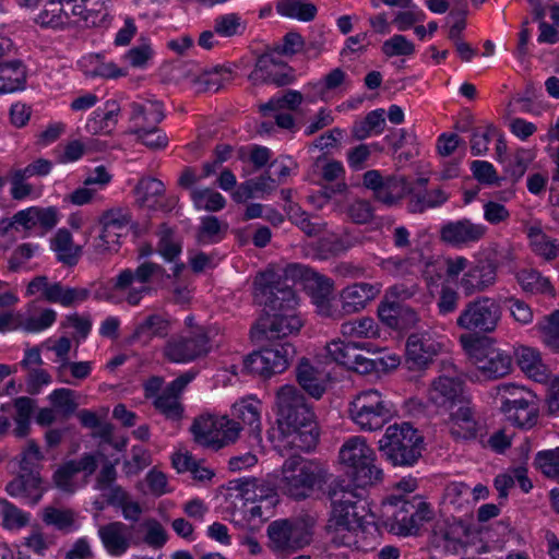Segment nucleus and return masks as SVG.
Returning <instances> with one entry per match:
<instances>
[{
	"label": "nucleus",
	"mask_w": 559,
	"mask_h": 559,
	"mask_svg": "<svg viewBox=\"0 0 559 559\" xmlns=\"http://www.w3.org/2000/svg\"><path fill=\"white\" fill-rule=\"evenodd\" d=\"M254 295L267 310L255 326V333L261 338L275 341L299 333L304 321L296 310L297 296L281 275L274 272L261 273L254 281Z\"/></svg>",
	"instance_id": "obj_1"
},
{
	"label": "nucleus",
	"mask_w": 559,
	"mask_h": 559,
	"mask_svg": "<svg viewBox=\"0 0 559 559\" xmlns=\"http://www.w3.org/2000/svg\"><path fill=\"white\" fill-rule=\"evenodd\" d=\"M278 437L274 447L284 455L289 451L309 452L319 441L316 415L295 385H283L276 392Z\"/></svg>",
	"instance_id": "obj_2"
},
{
	"label": "nucleus",
	"mask_w": 559,
	"mask_h": 559,
	"mask_svg": "<svg viewBox=\"0 0 559 559\" xmlns=\"http://www.w3.org/2000/svg\"><path fill=\"white\" fill-rule=\"evenodd\" d=\"M170 275L166 270L154 262L145 261L135 270L124 269L102 287L97 295L100 299L114 305L127 302L129 306H139L145 295L151 293L147 285L153 278L163 281Z\"/></svg>",
	"instance_id": "obj_3"
},
{
	"label": "nucleus",
	"mask_w": 559,
	"mask_h": 559,
	"mask_svg": "<svg viewBox=\"0 0 559 559\" xmlns=\"http://www.w3.org/2000/svg\"><path fill=\"white\" fill-rule=\"evenodd\" d=\"M330 477L325 462L293 454L281 467L278 487L284 495L300 501L321 490Z\"/></svg>",
	"instance_id": "obj_4"
},
{
	"label": "nucleus",
	"mask_w": 559,
	"mask_h": 559,
	"mask_svg": "<svg viewBox=\"0 0 559 559\" xmlns=\"http://www.w3.org/2000/svg\"><path fill=\"white\" fill-rule=\"evenodd\" d=\"M459 342L478 372L487 380H497L511 373V354L488 337L462 334Z\"/></svg>",
	"instance_id": "obj_5"
},
{
	"label": "nucleus",
	"mask_w": 559,
	"mask_h": 559,
	"mask_svg": "<svg viewBox=\"0 0 559 559\" xmlns=\"http://www.w3.org/2000/svg\"><path fill=\"white\" fill-rule=\"evenodd\" d=\"M396 414L394 404L379 390L365 389L353 395L348 416L361 431H378Z\"/></svg>",
	"instance_id": "obj_6"
},
{
	"label": "nucleus",
	"mask_w": 559,
	"mask_h": 559,
	"mask_svg": "<svg viewBox=\"0 0 559 559\" xmlns=\"http://www.w3.org/2000/svg\"><path fill=\"white\" fill-rule=\"evenodd\" d=\"M379 451L395 466H412L421 456L423 437L408 423L390 425L379 440Z\"/></svg>",
	"instance_id": "obj_7"
},
{
	"label": "nucleus",
	"mask_w": 559,
	"mask_h": 559,
	"mask_svg": "<svg viewBox=\"0 0 559 559\" xmlns=\"http://www.w3.org/2000/svg\"><path fill=\"white\" fill-rule=\"evenodd\" d=\"M340 461L348 468L358 487L374 485L382 480L383 472L376 464V453L365 437L354 436L340 449Z\"/></svg>",
	"instance_id": "obj_8"
},
{
	"label": "nucleus",
	"mask_w": 559,
	"mask_h": 559,
	"mask_svg": "<svg viewBox=\"0 0 559 559\" xmlns=\"http://www.w3.org/2000/svg\"><path fill=\"white\" fill-rule=\"evenodd\" d=\"M316 524L310 514L274 521L266 530L269 547L276 552H295L311 543Z\"/></svg>",
	"instance_id": "obj_9"
},
{
	"label": "nucleus",
	"mask_w": 559,
	"mask_h": 559,
	"mask_svg": "<svg viewBox=\"0 0 559 559\" xmlns=\"http://www.w3.org/2000/svg\"><path fill=\"white\" fill-rule=\"evenodd\" d=\"M496 399L508 420L521 428H532L538 418L537 397L525 386L512 382L496 386Z\"/></svg>",
	"instance_id": "obj_10"
},
{
	"label": "nucleus",
	"mask_w": 559,
	"mask_h": 559,
	"mask_svg": "<svg viewBox=\"0 0 559 559\" xmlns=\"http://www.w3.org/2000/svg\"><path fill=\"white\" fill-rule=\"evenodd\" d=\"M501 317V307L493 298L479 296L465 304L456 318L455 325L466 331V334H489L497 330Z\"/></svg>",
	"instance_id": "obj_11"
},
{
	"label": "nucleus",
	"mask_w": 559,
	"mask_h": 559,
	"mask_svg": "<svg viewBox=\"0 0 559 559\" xmlns=\"http://www.w3.org/2000/svg\"><path fill=\"white\" fill-rule=\"evenodd\" d=\"M427 397L432 405L443 411L453 409L467 401L464 396V380L451 359L439 362V376L431 381Z\"/></svg>",
	"instance_id": "obj_12"
},
{
	"label": "nucleus",
	"mask_w": 559,
	"mask_h": 559,
	"mask_svg": "<svg viewBox=\"0 0 559 559\" xmlns=\"http://www.w3.org/2000/svg\"><path fill=\"white\" fill-rule=\"evenodd\" d=\"M190 430L199 444L218 450L237 440L241 426L228 416L201 415Z\"/></svg>",
	"instance_id": "obj_13"
},
{
	"label": "nucleus",
	"mask_w": 559,
	"mask_h": 559,
	"mask_svg": "<svg viewBox=\"0 0 559 559\" xmlns=\"http://www.w3.org/2000/svg\"><path fill=\"white\" fill-rule=\"evenodd\" d=\"M284 276L285 280L283 282L286 283L289 277H300L306 281V287L321 316L333 319H337L340 317V313L331 304L334 282L330 277L299 264L288 265L284 271Z\"/></svg>",
	"instance_id": "obj_14"
},
{
	"label": "nucleus",
	"mask_w": 559,
	"mask_h": 559,
	"mask_svg": "<svg viewBox=\"0 0 559 559\" xmlns=\"http://www.w3.org/2000/svg\"><path fill=\"white\" fill-rule=\"evenodd\" d=\"M211 349L207 332L204 328L197 326L186 334L170 337L163 348V355L170 362L188 364L205 357Z\"/></svg>",
	"instance_id": "obj_15"
},
{
	"label": "nucleus",
	"mask_w": 559,
	"mask_h": 559,
	"mask_svg": "<svg viewBox=\"0 0 559 559\" xmlns=\"http://www.w3.org/2000/svg\"><path fill=\"white\" fill-rule=\"evenodd\" d=\"M329 540L322 552V559H349L355 551H367L369 544L366 542L361 526L326 524Z\"/></svg>",
	"instance_id": "obj_16"
},
{
	"label": "nucleus",
	"mask_w": 559,
	"mask_h": 559,
	"mask_svg": "<svg viewBox=\"0 0 559 559\" xmlns=\"http://www.w3.org/2000/svg\"><path fill=\"white\" fill-rule=\"evenodd\" d=\"M295 354L296 349L289 342L280 343L248 355L243 367L250 373L270 378L285 371Z\"/></svg>",
	"instance_id": "obj_17"
},
{
	"label": "nucleus",
	"mask_w": 559,
	"mask_h": 559,
	"mask_svg": "<svg viewBox=\"0 0 559 559\" xmlns=\"http://www.w3.org/2000/svg\"><path fill=\"white\" fill-rule=\"evenodd\" d=\"M332 510L329 524L362 526L360 495L350 486L335 485L329 492Z\"/></svg>",
	"instance_id": "obj_18"
},
{
	"label": "nucleus",
	"mask_w": 559,
	"mask_h": 559,
	"mask_svg": "<svg viewBox=\"0 0 559 559\" xmlns=\"http://www.w3.org/2000/svg\"><path fill=\"white\" fill-rule=\"evenodd\" d=\"M132 221L128 207L117 206L109 209L99 216L100 233L94 239L93 246L97 253L117 251L120 238Z\"/></svg>",
	"instance_id": "obj_19"
},
{
	"label": "nucleus",
	"mask_w": 559,
	"mask_h": 559,
	"mask_svg": "<svg viewBox=\"0 0 559 559\" xmlns=\"http://www.w3.org/2000/svg\"><path fill=\"white\" fill-rule=\"evenodd\" d=\"M443 349L441 337L430 330L414 332L406 341V364L412 370L426 369Z\"/></svg>",
	"instance_id": "obj_20"
},
{
	"label": "nucleus",
	"mask_w": 559,
	"mask_h": 559,
	"mask_svg": "<svg viewBox=\"0 0 559 559\" xmlns=\"http://www.w3.org/2000/svg\"><path fill=\"white\" fill-rule=\"evenodd\" d=\"M13 461L17 464L16 476L8 483L5 490L12 497H21L35 503V440H28L27 447Z\"/></svg>",
	"instance_id": "obj_21"
},
{
	"label": "nucleus",
	"mask_w": 559,
	"mask_h": 559,
	"mask_svg": "<svg viewBox=\"0 0 559 559\" xmlns=\"http://www.w3.org/2000/svg\"><path fill=\"white\" fill-rule=\"evenodd\" d=\"M497 278L498 262L490 257H480L471 262L459 285L465 296H472L491 288Z\"/></svg>",
	"instance_id": "obj_22"
},
{
	"label": "nucleus",
	"mask_w": 559,
	"mask_h": 559,
	"mask_svg": "<svg viewBox=\"0 0 559 559\" xmlns=\"http://www.w3.org/2000/svg\"><path fill=\"white\" fill-rule=\"evenodd\" d=\"M102 453H83L78 460H70L61 464L53 473L52 480L58 489L73 493L78 489L75 475L83 472L86 477L93 475L98 466Z\"/></svg>",
	"instance_id": "obj_23"
},
{
	"label": "nucleus",
	"mask_w": 559,
	"mask_h": 559,
	"mask_svg": "<svg viewBox=\"0 0 559 559\" xmlns=\"http://www.w3.org/2000/svg\"><path fill=\"white\" fill-rule=\"evenodd\" d=\"M432 516V511L426 502L417 504L403 501L396 510L390 524L392 533L400 536L416 535L425 522Z\"/></svg>",
	"instance_id": "obj_24"
},
{
	"label": "nucleus",
	"mask_w": 559,
	"mask_h": 559,
	"mask_svg": "<svg viewBox=\"0 0 559 559\" xmlns=\"http://www.w3.org/2000/svg\"><path fill=\"white\" fill-rule=\"evenodd\" d=\"M487 234V227L469 218L450 221L440 228V240L455 248L468 247L480 241Z\"/></svg>",
	"instance_id": "obj_25"
},
{
	"label": "nucleus",
	"mask_w": 559,
	"mask_h": 559,
	"mask_svg": "<svg viewBox=\"0 0 559 559\" xmlns=\"http://www.w3.org/2000/svg\"><path fill=\"white\" fill-rule=\"evenodd\" d=\"M456 408L450 409L448 426L455 440H473L481 432V424L476 418L475 406L469 400L462 402Z\"/></svg>",
	"instance_id": "obj_26"
},
{
	"label": "nucleus",
	"mask_w": 559,
	"mask_h": 559,
	"mask_svg": "<svg viewBox=\"0 0 559 559\" xmlns=\"http://www.w3.org/2000/svg\"><path fill=\"white\" fill-rule=\"evenodd\" d=\"M381 292L379 284L355 283L340 293L341 309H336L340 318L357 313L366 308Z\"/></svg>",
	"instance_id": "obj_27"
},
{
	"label": "nucleus",
	"mask_w": 559,
	"mask_h": 559,
	"mask_svg": "<svg viewBox=\"0 0 559 559\" xmlns=\"http://www.w3.org/2000/svg\"><path fill=\"white\" fill-rule=\"evenodd\" d=\"M97 535L108 555L120 557L130 548L133 539L132 526L112 521L98 526Z\"/></svg>",
	"instance_id": "obj_28"
},
{
	"label": "nucleus",
	"mask_w": 559,
	"mask_h": 559,
	"mask_svg": "<svg viewBox=\"0 0 559 559\" xmlns=\"http://www.w3.org/2000/svg\"><path fill=\"white\" fill-rule=\"evenodd\" d=\"M164 119L163 104L158 100L143 99L130 104L129 120L133 124L132 132H142L147 140L146 129L157 128Z\"/></svg>",
	"instance_id": "obj_29"
},
{
	"label": "nucleus",
	"mask_w": 559,
	"mask_h": 559,
	"mask_svg": "<svg viewBox=\"0 0 559 559\" xmlns=\"http://www.w3.org/2000/svg\"><path fill=\"white\" fill-rule=\"evenodd\" d=\"M261 406V402L253 396L243 397L231 406V419L248 427L250 437L258 447L262 443Z\"/></svg>",
	"instance_id": "obj_30"
},
{
	"label": "nucleus",
	"mask_w": 559,
	"mask_h": 559,
	"mask_svg": "<svg viewBox=\"0 0 559 559\" xmlns=\"http://www.w3.org/2000/svg\"><path fill=\"white\" fill-rule=\"evenodd\" d=\"M468 535L467 526L453 516V520H443L436 523L433 528V544L450 552L457 551Z\"/></svg>",
	"instance_id": "obj_31"
},
{
	"label": "nucleus",
	"mask_w": 559,
	"mask_h": 559,
	"mask_svg": "<svg viewBox=\"0 0 559 559\" xmlns=\"http://www.w3.org/2000/svg\"><path fill=\"white\" fill-rule=\"evenodd\" d=\"M233 484V489L247 502L266 503V508H272L277 502L275 489L264 479L243 478L236 479Z\"/></svg>",
	"instance_id": "obj_32"
},
{
	"label": "nucleus",
	"mask_w": 559,
	"mask_h": 559,
	"mask_svg": "<svg viewBox=\"0 0 559 559\" xmlns=\"http://www.w3.org/2000/svg\"><path fill=\"white\" fill-rule=\"evenodd\" d=\"M284 70L285 66L282 62L276 61L271 55H262L258 58L249 79L253 84L269 83L283 86L290 82V76Z\"/></svg>",
	"instance_id": "obj_33"
},
{
	"label": "nucleus",
	"mask_w": 559,
	"mask_h": 559,
	"mask_svg": "<svg viewBox=\"0 0 559 559\" xmlns=\"http://www.w3.org/2000/svg\"><path fill=\"white\" fill-rule=\"evenodd\" d=\"M178 70L179 78L189 82L197 93L217 92L223 86L218 70L204 71L194 63H186Z\"/></svg>",
	"instance_id": "obj_34"
},
{
	"label": "nucleus",
	"mask_w": 559,
	"mask_h": 559,
	"mask_svg": "<svg viewBox=\"0 0 559 559\" xmlns=\"http://www.w3.org/2000/svg\"><path fill=\"white\" fill-rule=\"evenodd\" d=\"M296 378L299 385L313 399L319 400L326 390L328 374L307 359H301L297 366Z\"/></svg>",
	"instance_id": "obj_35"
},
{
	"label": "nucleus",
	"mask_w": 559,
	"mask_h": 559,
	"mask_svg": "<svg viewBox=\"0 0 559 559\" xmlns=\"http://www.w3.org/2000/svg\"><path fill=\"white\" fill-rule=\"evenodd\" d=\"M442 507L445 512L467 514L473 509L471 488L461 481L447 485L442 496Z\"/></svg>",
	"instance_id": "obj_36"
},
{
	"label": "nucleus",
	"mask_w": 559,
	"mask_h": 559,
	"mask_svg": "<svg viewBox=\"0 0 559 559\" xmlns=\"http://www.w3.org/2000/svg\"><path fill=\"white\" fill-rule=\"evenodd\" d=\"M171 329L170 320L160 313H152L135 325L132 341L148 344L153 338L166 337Z\"/></svg>",
	"instance_id": "obj_37"
},
{
	"label": "nucleus",
	"mask_w": 559,
	"mask_h": 559,
	"mask_svg": "<svg viewBox=\"0 0 559 559\" xmlns=\"http://www.w3.org/2000/svg\"><path fill=\"white\" fill-rule=\"evenodd\" d=\"M50 249L55 252L57 261L67 266H74L82 257V246L75 245L71 233L60 228L50 238Z\"/></svg>",
	"instance_id": "obj_38"
},
{
	"label": "nucleus",
	"mask_w": 559,
	"mask_h": 559,
	"mask_svg": "<svg viewBox=\"0 0 559 559\" xmlns=\"http://www.w3.org/2000/svg\"><path fill=\"white\" fill-rule=\"evenodd\" d=\"M515 359L520 369L537 382H544L548 377V369L542 360L540 353L528 346H520L515 350Z\"/></svg>",
	"instance_id": "obj_39"
},
{
	"label": "nucleus",
	"mask_w": 559,
	"mask_h": 559,
	"mask_svg": "<svg viewBox=\"0 0 559 559\" xmlns=\"http://www.w3.org/2000/svg\"><path fill=\"white\" fill-rule=\"evenodd\" d=\"M174 468L178 473H190L191 477L201 484L210 483L215 472L197 460L190 452H177L171 457Z\"/></svg>",
	"instance_id": "obj_40"
},
{
	"label": "nucleus",
	"mask_w": 559,
	"mask_h": 559,
	"mask_svg": "<svg viewBox=\"0 0 559 559\" xmlns=\"http://www.w3.org/2000/svg\"><path fill=\"white\" fill-rule=\"evenodd\" d=\"M26 83V67L21 60L3 61L0 58V94L23 90Z\"/></svg>",
	"instance_id": "obj_41"
},
{
	"label": "nucleus",
	"mask_w": 559,
	"mask_h": 559,
	"mask_svg": "<svg viewBox=\"0 0 559 559\" xmlns=\"http://www.w3.org/2000/svg\"><path fill=\"white\" fill-rule=\"evenodd\" d=\"M449 194L441 188L432 190H418L412 187L407 209L411 213H424L429 209H436L444 204Z\"/></svg>",
	"instance_id": "obj_42"
},
{
	"label": "nucleus",
	"mask_w": 559,
	"mask_h": 559,
	"mask_svg": "<svg viewBox=\"0 0 559 559\" xmlns=\"http://www.w3.org/2000/svg\"><path fill=\"white\" fill-rule=\"evenodd\" d=\"M135 194L141 206L160 209L164 206L165 185L156 178H142L135 187Z\"/></svg>",
	"instance_id": "obj_43"
},
{
	"label": "nucleus",
	"mask_w": 559,
	"mask_h": 559,
	"mask_svg": "<svg viewBox=\"0 0 559 559\" xmlns=\"http://www.w3.org/2000/svg\"><path fill=\"white\" fill-rule=\"evenodd\" d=\"M412 187L402 175L386 176L376 200L388 206L395 205L406 194L409 195Z\"/></svg>",
	"instance_id": "obj_44"
},
{
	"label": "nucleus",
	"mask_w": 559,
	"mask_h": 559,
	"mask_svg": "<svg viewBox=\"0 0 559 559\" xmlns=\"http://www.w3.org/2000/svg\"><path fill=\"white\" fill-rule=\"evenodd\" d=\"M275 10L283 17L300 22L314 20L318 12L316 4L307 0H278Z\"/></svg>",
	"instance_id": "obj_45"
},
{
	"label": "nucleus",
	"mask_w": 559,
	"mask_h": 559,
	"mask_svg": "<svg viewBox=\"0 0 559 559\" xmlns=\"http://www.w3.org/2000/svg\"><path fill=\"white\" fill-rule=\"evenodd\" d=\"M120 106L116 100H108L104 111H94L93 117L86 122V129L91 133H109L118 122Z\"/></svg>",
	"instance_id": "obj_46"
},
{
	"label": "nucleus",
	"mask_w": 559,
	"mask_h": 559,
	"mask_svg": "<svg viewBox=\"0 0 559 559\" xmlns=\"http://www.w3.org/2000/svg\"><path fill=\"white\" fill-rule=\"evenodd\" d=\"M86 76L117 79L124 76L127 72L114 62H105L98 55H88L80 61Z\"/></svg>",
	"instance_id": "obj_47"
},
{
	"label": "nucleus",
	"mask_w": 559,
	"mask_h": 559,
	"mask_svg": "<svg viewBox=\"0 0 559 559\" xmlns=\"http://www.w3.org/2000/svg\"><path fill=\"white\" fill-rule=\"evenodd\" d=\"M530 246L532 251L547 261H551L559 255V241L547 234L542 228L532 226L527 230Z\"/></svg>",
	"instance_id": "obj_48"
},
{
	"label": "nucleus",
	"mask_w": 559,
	"mask_h": 559,
	"mask_svg": "<svg viewBox=\"0 0 559 559\" xmlns=\"http://www.w3.org/2000/svg\"><path fill=\"white\" fill-rule=\"evenodd\" d=\"M384 109H376L367 114V116L355 122L352 134L356 140H365L372 134H380L385 127Z\"/></svg>",
	"instance_id": "obj_49"
},
{
	"label": "nucleus",
	"mask_w": 559,
	"mask_h": 559,
	"mask_svg": "<svg viewBox=\"0 0 559 559\" xmlns=\"http://www.w3.org/2000/svg\"><path fill=\"white\" fill-rule=\"evenodd\" d=\"M516 278L525 292L555 296V288L549 278L543 276L542 273L536 270H522L518 273Z\"/></svg>",
	"instance_id": "obj_50"
},
{
	"label": "nucleus",
	"mask_w": 559,
	"mask_h": 559,
	"mask_svg": "<svg viewBox=\"0 0 559 559\" xmlns=\"http://www.w3.org/2000/svg\"><path fill=\"white\" fill-rule=\"evenodd\" d=\"M543 344L554 353H559V310L544 317L535 326Z\"/></svg>",
	"instance_id": "obj_51"
},
{
	"label": "nucleus",
	"mask_w": 559,
	"mask_h": 559,
	"mask_svg": "<svg viewBox=\"0 0 559 559\" xmlns=\"http://www.w3.org/2000/svg\"><path fill=\"white\" fill-rule=\"evenodd\" d=\"M15 415L13 417L15 428L13 435L16 438H25L31 432V416L34 411L33 400L27 396H21L14 400Z\"/></svg>",
	"instance_id": "obj_52"
},
{
	"label": "nucleus",
	"mask_w": 559,
	"mask_h": 559,
	"mask_svg": "<svg viewBox=\"0 0 559 559\" xmlns=\"http://www.w3.org/2000/svg\"><path fill=\"white\" fill-rule=\"evenodd\" d=\"M43 522L58 531L70 532L75 528V513L70 509L46 507L41 512Z\"/></svg>",
	"instance_id": "obj_53"
},
{
	"label": "nucleus",
	"mask_w": 559,
	"mask_h": 559,
	"mask_svg": "<svg viewBox=\"0 0 559 559\" xmlns=\"http://www.w3.org/2000/svg\"><path fill=\"white\" fill-rule=\"evenodd\" d=\"M341 333L345 337L374 338L379 335V329L372 318L362 317L344 322L341 325Z\"/></svg>",
	"instance_id": "obj_54"
},
{
	"label": "nucleus",
	"mask_w": 559,
	"mask_h": 559,
	"mask_svg": "<svg viewBox=\"0 0 559 559\" xmlns=\"http://www.w3.org/2000/svg\"><path fill=\"white\" fill-rule=\"evenodd\" d=\"M367 343L345 342L335 340L326 345L328 356L335 362L348 367L352 364L353 354L365 348Z\"/></svg>",
	"instance_id": "obj_55"
},
{
	"label": "nucleus",
	"mask_w": 559,
	"mask_h": 559,
	"mask_svg": "<svg viewBox=\"0 0 559 559\" xmlns=\"http://www.w3.org/2000/svg\"><path fill=\"white\" fill-rule=\"evenodd\" d=\"M153 405L167 420L179 421L183 417L185 407L180 399L164 390L153 400Z\"/></svg>",
	"instance_id": "obj_56"
},
{
	"label": "nucleus",
	"mask_w": 559,
	"mask_h": 559,
	"mask_svg": "<svg viewBox=\"0 0 559 559\" xmlns=\"http://www.w3.org/2000/svg\"><path fill=\"white\" fill-rule=\"evenodd\" d=\"M191 199L198 210H205L209 212H217L225 207L226 200L217 191L209 188L193 189L191 191Z\"/></svg>",
	"instance_id": "obj_57"
},
{
	"label": "nucleus",
	"mask_w": 559,
	"mask_h": 559,
	"mask_svg": "<svg viewBox=\"0 0 559 559\" xmlns=\"http://www.w3.org/2000/svg\"><path fill=\"white\" fill-rule=\"evenodd\" d=\"M157 252L169 262H174L181 253V243L175 233L162 225L158 230Z\"/></svg>",
	"instance_id": "obj_58"
},
{
	"label": "nucleus",
	"mask_w": 559,
	"mask_h": 559,
	"mask_svg": "<svg viewBox=\"0 0 559 559\" xmlns=\"http://www.w3.org/2000/svg\"><path fill=\"white\" fill-rule=\"evenodd\" d=\"M0 516L3 527L8 530H20L31 520L29 513L23 512L5 499H0Z\"/></svg>",
	"instance_id": "obj_59"
},
{
	"label": "nucleus",
	"mask_w": 559,
	"mask_h": 559,
	"mask_svg": "<svg viewBox=\"0 0 559 559\" xmlns=\"http://www.w3.org/2000/svg\"><path fill=\"white\" fill-rule=\"evenodd\" d=\"M213 28L221 37H233L245 32L246 23L237 13H228L215 17Z\"/></svg>",
	"instance_id": "obj_60"
},
{
	"label": "nucleus",
	"mask_w": 559,
	"mask_h": 559,
	"mask_svg": "<svg viewBox=\"0 0 559 559\" xmlns=\"http://www.w3.org/2000/svg\"><path fill=\"white\" fill-rule=\"evenodd\" d=\"M304 102V95L299 91L288 90L282 96L273 97L260 106V111H276L281 109L296 110Z\"/></svg>",
	"instance_id": "obj_61"
},
{
	"label": "nucleus",
	"mask_w": 559,
	"mask_h": 559,
	"mask_svg": "<svg viewBox=\"0 0 559 559\" xmlns=\"http://www.w3.org/2000/svg\"><path fill=\"white\" fill-rule=\"evenodd\" d=\"M498 135L497 128L488 123L473 129L471 138V152L474 156L484 155L489 148L490 141Z\"/></svg>",
	"instance_id": "obj_62"
},
{
	"label": "nucleus",
	"mask_w": 559,
	"mask_h": 559,
	"mask_svg": "<svg viewBox=\"0 0 559 559\" xmlns=\"http://www.w3.org/2000/svg\"><path fill=\"white\" fill-rule=\"evenodd\" d=\"M534 464L546 477L559 479V447L537 452Z\"/></svg>",
	"instance_id": "obj_63"
},
{
	"label": "nucleus",
	"mask_w": 559,
	"mask_h": 559,
	"mask_svg": "<svg viewBox=\"0 0 559 559\" xmlns=\"http://www.w3.org/2000/svg\"><path fill=\"white\" fill-rule=\"evenodd\" d=\"M51 405L64 416L72 415L78 408L75 392L70 389L60 388L53 390L48 396Z\"/></svg>",
	"instance_id": "obj_64"
}]
</instances>
